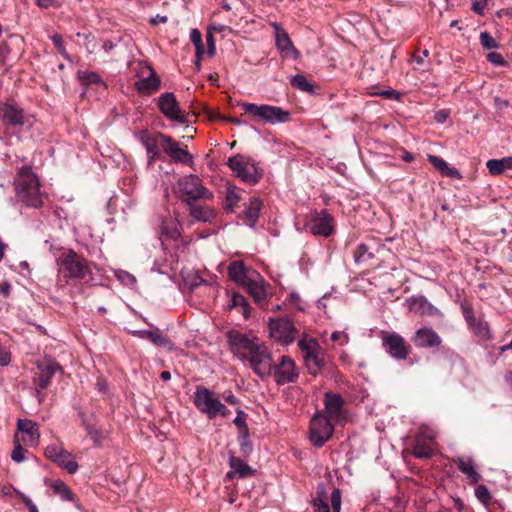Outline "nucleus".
<instances>
[{
    "mask_svg": "<svg viewBox=\"0 0 512 512\" xmlns=\"http://www.w3.org/2000/svg\"><path fill=\"white\" fill-rule=\"evenodd\" d=\"M228 342L231 352L241 361H247L253 372L266 379L273 372V358L270 349L251 334L230 332Z\"/></svg>",
    "mask_w": 512,
    "mask_h": 512,
    "instance_id": "obj_1",
    "label": "nucleus"
},
{
    "mask_svg": "<svg viewBox=\"0 0 512 512\" xmlns=\"http://www.w3.org/2000/svg\"><path fill=\"white\" fill-rule=\"evenodd\" d=\"M58 274L65 283L81 281L88 286H96L100 279L95 275L98 265L88 260L73 249L63 251L56 259Z\"/></svg>",
    "mask_w": 512,
    "mask_h": 512,
    "instance_id": "obj_2",
    "label": "nucleus"
},
{
    "mask_svg": "<svg viewBox=\"0 0 512 512\" xmlns=\"http://www.w3.org/2000/svg\"><path fill=\"white\" fill-rule=\"evenodd\" d=\"M40 180L30 166H22L14 178L15 198L27 207L38 209L43 205L45 193Z\"/></svg>",
    "mask_w": 512,
    "mask_h": 512,
    "instance_id": "obj_3",
    "label": "nucleus"
},
{
    "mask_svg": "<svg viewBox=\"0 0 512 512\" xmlns=\"http://www.w3.org/2000/svg\"><path fill=\"white\" fill-rule=\"evenodd\" d=\"M240 106L245 111V113L251 115V117L255 120L262 121L266 124H280L286 123L290 120V112L282 109L278 106L268 105V104H255L244 102L241 103Z\"/></svg>",
    "mask_w": 512,
    "mask_h": 512,
    "instance_id": "obj_4",
    "label": "nucleus"
},
{
    "mask_svg": "<svg viewBox=\"0 0 512 512\" xmlns=\"http://www.w3.org/2000/svg\"><path fill=\"white\" fill-rule=\"evenodd\" d=\"M227 165L243 182L248 185L257 184L263 176V171L249 156L237 154L228 159Z\"/></svg>",
    "mask_w": 512,
    "mask_h": 512,
    "instance_id": "obj_5",
    "label": "nucleus"
},
{
    "mask_svg": "<svg viewBox=\"0 0 512 512\" xmlns=\"http://www.w3.org/2000/svg\"><path fill=\"white\" fill-rule=\"evenodd\" d=\"M298 346L303 354V360L308 372L311 375H318L325 364L328 356L314 339L300 340Z\"/></svg>",
    "mask_w": 512,
    "mask_h": 512,
    "instance_id": "obj_6",
    "label": "nucleus"
},
{
    "mask_svg": "<svg viewBox=\"0 0 512 512\" xmlns=\"http://www.w3.org/2000/svg\"><path fill=\"white\" fill-rule=\"evenodd\" d=\"M178 189L181 196H186V201L209 200L213 198L210 192L202 183V180L195 174H189L178 180Z\"/></svg>",
    "mask_w": 512,
    "mask_h": 512,
    "instance_id": "obj_7",
    "label": "nucleus"
},
{
    "mask_svg": "<svg viewBox=\"0 0 512 512\" xmlns=\"http://www.w3.org/2000/svg\"><path fill=\"white\" fill-rule=\"evenodd\" d=\"M310 442L315 447H322L331 438L334 432V426L331 420L323 413H317L310 421Z\"/></svg>",
    "mask_w": 512,
    "mask_h": 512,
    "instance_id": "obj_8",
    "label": "nucleus"
},
{
    "mask_svg": "<svg viewBox=\"0 0 512 512\" xmlns=\"http://www.w3.org/2000/svg\"><path fill=\"white\" fill-rule=\"evenodd\" d=\"M158 108L170 121L179 124H186L188 122V115L180 108L176 96L172 92H165L159 96Z\"/></svg>",
    "mask_w": 512,
    "mask_h": 512,
    "instance_id": "obj_9",
    "label": "nucleus"
},
{
    "mask_svg": "<svg viewBox=\"0 0 512 512\" xmlns=\"http://www.w3.org/2000/svg\"><path fill=\"white\" fill-rule=\"evenodd\" d=\"M437 434L434 429L429 426L422 425L415 437V444L412 454L416 458L428 459L434 454V440Z\"/></svg>",
    "mask_w": 512,
    "mask_h": 512,
    "instance_id": "obj_10",
    "label": "nucleus"
},
{
    "mask_svg": "<svg viewBox=\"0 0 512 512\" xmlns=\"http://www.w3.org/2000/svg\"><path fill=\"white\" fill-rule=\"evenodd\" d=\"M382 345L386 352L396 360H404L410 352V346L396 332L381 331Z\"/></svg>",
    "mask_w": 512,
    "mask_h": 512,
    "instance_id": "obj_11",
    "label": "nucleus"
},
{
    "mask_svg": "<svg viewBox=\"0 0 512 512\" xmlns=\"http://www.w3.org/2000/svg\"><path fill=\"white\" fill-rule=\"evenodd\" d=\"M268 328L270 336L283 344H290L296 338L297 329L292 320L287 317L279 319L269 318Z\"/></svg>",
    "mask_w": 512,
    "mask_h": 512,
    "instance_id": "obj_12",
    "label": "nucleus"
},
{
    "mask_svg": "<svg viewBox=\"0 0 512 512\" xmlns=\"http://www.w3.org/2000/svg\"><path fill=\"white\" fill-rule=\"evenodd\" d=\"M305 228L315 236L327 238L334 232L333 217L326 209L320 212L315 211L305 224Z\"/></svg>",
    "mask_w": 512,
    "mask_h": 512,
    "instance_id": "obj_13",
    "label": "nucleus"
},
{
    "mask_svg": "<svg viewBox=\"0 0 512 512\" xmlns=\"http://www.w3.org/2000/svg\"><path fill=\"white\" fill-rule=\"evenodd\" d=\"M139 79L135 82V88L143 95H150L160 88L161 80L154 69L147 63H139Z\"/></svg>",
    "mask_w": 512,
    "mask_h": 512,
    "instance_id": "obj_14",
    "label": "nucleus"
},
{
    "mask_svg": "<svg viewBox=\"0 0 512 512\" xmlns=\"http://www.w3.org/2000/svg\"><path fill=\"white\" fill-rule=\"evenodd\" d=\"M36 369L33 381L40 390H44L50 385L51 379L57 372H62L60 364L51 358L38 360Z\"/></svg>",
    "mask_w": 512,
    "mask_h": 512,
    "instance_id": "obj_15",
    "label": "nucleus"
},
{
    "mask_svg": "<svg viewBox=\"0 0 512 512\" xmlns=\"http://www.w3.org/2000/svg\"><path fill=\"white\" fill-rule=\"evenodd\" d=\"M270 25L274 29L275 44L281 57L297 60L300 52L295 48L288 33L277 22H271Z\"/></svg>",
    "mask_w": 512,
    "mask_h": 512,
    "instance_id": "obj_16",
    "label": "nucleus"
},
{
    "mask_svg": "<svg viewBox=\"0 0 512 512\" xmlns=\"http://www.w3.org/2000/svg\"><path fill=\"white\" fill-rule=\"evenodd\" d=\"M331 507L323 487L317 490L316 497L312 501L314 512H341L342 497L338 488H334L330 496Z\"/></svg>",
    "mask_w": 512,
    "mask_h": 512,
    "instance_id": "obj_17",
    "label": "nucleus"
},
{
    "mask_svg": "<svg viewBox=\"0 0 512 512\" xmlns=\"http://www.w3.org/2000/svg\"><path fill=\"white\" fill-rule=\"evenodd\" d=\"M160 135L165 134L161 132L151 134L147 130L139 132L138 138L146 150L149 165L162 158V138L159 137Z\"/></svg>",
    "mask_w": 512,
    "mask_h": 512,
    "instance_id": "obj_18",
    "label": "nucleus"
},
{
    "mask_svg": "<svg viewBox=\"0 0 512 512\" xmlns=\"http://www.w3.org/2000/svg\"><path fill=\"white\" fill-rule=\"evenodd\" d=\"M219 398L215 397L208 388L200 386L196 388L194 404L198 410L205 413L209 419L215 418V410L219 408Z\"/></svg>",
    "mask_w": 512,
    "mask_h": 512,
    "instance_id": "obj_19",
    "label": "nucleus"
},
{
    "mask_svg": "<svg viewBox=\"0 0 512 512\" xmlns=\"http://www.w3.org/2000/svg\"><path fill=\"white\" fill-rule=\"evenodd\" d=\"M272 375L278 385L294 382L298 378L294 361L285 355L281 357L279 364L273 365Z\"/></svg>",
    "mask_w": 512,
    "mask_h": 512,
    "instance_id": "obj_20",
    "label": "nucleus"
},
{
    "mask_svg": "<svg viewBox=\"0 0 512 512\" xmlns=\"http://www.w3.org/2000/svg\"><path fill=\"white\" fill-rule=\"evenodd\" d=\"M162 138V152L169 156L176 163H192L193 157L189 152L180 147L179 142L169 135H160Z\"/></svg>",
    "mask_w": 512,
    "mask_h": 512,
    "instance_id": "obj_21",
    "label": "nucleus"
},
{
    "mask_svg": "<svg viewBox=\"0 0 512 512\" xmlns=\"http://www.w3.org/2000/svg\"><path fill=\"white\" fill-rule=\"evenodd\" d=\"M324 415L329 418V420L335 422H342L346 419L343 407L344 400L343 398L332 392H326L324 396Z\"/></svg>",
    "mask_w": 512,
    "mask_h": 512,
    "instance_id": "obj_22",
    "label": "nucleus"
},
{
    "mask_svg": "<svg viewBox=\"0 0 512 512\" xmlns=\"http://www.w3.org/2000/svg\"><path fill=\"white\" fill-rule=\"evenodd\" d=\"M407 309L415 314L432 316V317H442L441 311L431 304L426 297L420 296H412L406 300Z\"/></svg>",
    "mask_w": 512,
    "mask_h": 512,
    "instance_id": "obj_23",
    "label": "nucleus"
},
{
    "mask_svg": "<svg viewBox=\"0 0 512 512\" xmlns=\"http://www.w3.org/2000/svg\"><path fill=\"white\" fill-rule=\"evenodd\" d=\"M412 342L418 348H435L440 346L442 339L432 328L423 327L416 330Z\"/></svg>",
    "mask_w": 512,
    "mask_h": 512,
    "instance_id": "obj_24",
    "label": "nucleus"
},
{
    "mask_svg": "<svg viewBox=\"0 0 512 512\" xmlns=\"http://www.w3.org/2000/svg\"><path fill=\"white\" fill-rule=\"evenodd\" d=\"M17 428L22 433V441L25 445L30 447L38 445L40 432L37 423L29 419H19Z\"/></svg>",
    "mask_w": 512,
    "mask_h": 512,
    "instance_id": "obj_25",
    "label": "nucleus"
},
{
    "mask_svg": "<svg viewBox=\"0 0 512 512\" xmlns=\"http://www.w3.org/2000/svg\"><path fill=\"white\" fill-rule=\"evenodd\" d=\"M243 287L247 289L249 294L259 305H262L269 295V284L262 278L259 273L258 277H251Z\"/></svg>",
    "mask_w": 512,
    "mask_h": 512,
    "instance_id": "obj_26",
    "label": "nucleus"
},
{
    "mask_svg": "<svg viewBox=\"0 0 512 512\" xmlns=\"http://www.w3.org/2000/svg\"><path fill=\"white\" fill-rule=\"evenodd\" d=\"M229 277L239 285L244 286L251 277H258V272L247 268L242 261H233L228 267Z\"/></svg>",
    "mask_w": 512,
    "mask_h": 512,
    "instance_id": "obj_27",
    "label": "nucleus"
},
{
    "mask_svg": "<svg viewBox=\"0 0 512 512\" xmlns=\"http://www.w3.org/2000/svg\"><path fill=\"white\" fill-rule=\"evenodd\" d=\"M0 117L9 126H22L24 124V112L21 108L10 104H0Z\"/></svg>",
    "mask_w": 512,
    "mask_h": 512,
    "instance_id": "obj_28",
    "label": "nucleus"
},
{
    "mask_svg": "<svg viewBox=\"0 0 512 512\" xmlns=\"http://www.w3.org/2000/svg\"><path fill=\"white\" fill-rule=\"evenodd\" d=\"M134 335L142 339H147L157 347L165 348L169 351L176 349L174 343L165 336L161 335L158 331L153 330H138L133 332Z\"/></svg>",
    "mask_w": 512,
    "mask_h": 512,
    "instance_id": "obj_29",
    "label": "nucleus"
},
{
    "mask_svg": "<svg viewBox=\"0 0 512 512\" xmlns=\"http://www.w3.org/2000/svg\"><path fill=\"white\" fill-rule=\"evenodd\" d=\"M229 466L231 470L226 476L230 480L234 479L236 476L246 478L252 474V468L238 457L231 456L229 459Z\"/></svg>",
    "mask_w": 512,
    "mask_h": 512,
    "instance_id": "obj_30",
    "label": "nucleus"
},
{
    "mask_svg": "<svg viewBox=\"0 0 512 512\" xmlns=\"http://www.w3.org/2000/svg\"><path fill=\"white\" fill-rule=\"evenodd\" d=\"M189 206L190 216L199 222H210L215 218V212L212 208L204 205L195 204V202L186 201Z\"/></svg>",
    "mask_w": 512,
    "mask_h": 512,
    "instance_id": "obj_31",
    "label": "nucleus"
},
{
    "mask_svg": "<svg viewBox=\"0 0 512 512\" xmlns=\"http://www.w3.org/2000/svg\"><path fill=\"white\" fill-rule=\"evenodd\" d=\"M261 209H262L261 200L259 198H255V197L251 198L248 206L243 211V214L245 217V219H244L245 224L250 227H254L259 218Z\"/></svg>",
    "mask_w": 512,
    "mask_h": 512,
    "instance_id": "obj_32",
    "label": "nucleus"
},
{
    "mask_svg": "<svg viewBox=\"0 0 512 512\" xmlns=\"http://www.w3.org/2000/svg\"><path fill=\"white\" fill-rule=\"evenodd\" d=\"M427 158H428V161L439 172H441V174L451 177V178H454V179H461L462 176H461L460 172L454 167H449L448 163L441 157L429 154L427 156Z\"/></svg>",
    "mask_w": 512,
    "mask_h": 512,
    "instance_id": "obj_33",
    "label": "nucleus"
},
{
    "mask_svg": "<svg viewBox=\"0 0 512 512\" xmlns=\"http://www.w3.org/2000/svg\"><path fill=\"white\" fill-rule=\"evenodd\" d=\"M458 469L466 475L471 483H477L481 476L475 468V463L471 458L459 457L456 461Z\"/></svg>",
    "mask_w": 512,
    "mask_h": 512,
    "instance_id": "obj_34",
    "label": "nucleus"
},
{
    "mask_svg": "<svg viewBox=\"0 0 512 512\" xmlns=\"http://www.w3.org/2000/svg\"><path fill=\"white\" fill-rule=\"evenodd\" d=\"M486 166L490 174L500 175L504 171L512 169V157L488 160Z\"/></svg>",
    "mask_w": 512,
    "mask_h": 512,
    "instance_id": "obj_35",
    "label": "nucleus"
},
{
    "mask_svg": "<svg viewBox=\"0 0 512 512\" xmlns=\"http://www.w3.org/2000/svg\"><path fill=\"white\" fill-rule=\"evenodd\" d=\"M54 463H57L60 467L67 470L69 474H74L78 470V464L75 461L74 456L67 450H63Z\"/></svg>",
    "mask_w": 512,
    "mask_h": 512,
    "instance_id": "obj_36",
    "label": "nucleus"
},
{
    "mask_svg": "<svg viewBox=\"0 0 512 512\" xmlns=\"http://www.w3.org/2000/svg\"><path fill=\"white\" fill-rule=\"evenodd\" d=\"M51 488L62 500L75 501L72 490L62 480L53 481Z\"/></svg>",
    "mask_w": 512,
    "mask_h": 512,
    "instance_id": "obj_37",
    "label": "nucleus"
},
{
    "mask_svg": "<svg viewBox=\"0 0 512 512\" xmlns=\"http://www.w3.org/2000/svg\"><path fill=\"white\" fill-rule=\"evenodd\" d=\"M78 79L83 86H89L92 84H100L104 88H107L105 82L102 81L98 73L94 71H79Z\"/></svg>",
    "mask_w": 512,
    "mask_h": 512,
    "instance_id": "obj_38",
    "label": "nucleus"
},
{
    "mask_svg": "<svg viewBox=\"0 0 512 512\" xmlns=\"http://www.w3.org/2000/svg\"><path fill=\"white\" fill-rule=\"evenodd\" d=\"M471 329L482 340H490L492 338L489 325L485 321L473 319L471 321Z\"/></svg>",
    "mask_w": 512,
    "mask_h": 512,
    "instance_id": "obj_39",
    "label": "nucleus"
},
{
    "mask_svg": "<svg viewBox=\"0 0 512 512\" xmlns=\"http://www.w3.org/2000/svg\"><path fill=\"white\" fill-rule=\"evenodd\" d=\"M230 308L240 307L242 309V314L244 318H248L250 316V306L247 299L240 293L234 292L231 295V305Z\"/></svg>",
    "mask_w": 512,
    "mask_h": 512,
    "instance_id": "obj_40",
    "label": "nucleus"
},
{
    "mask_svg": "<svg viewBox=\"0 0 512 512\" xmlns=\"http://www.w3.org/2000/svg\"><path fill=\"white\" fill-rule=\"evenodd\" d=\"M162 233L170 239H177L180 237L179 224L176 220L170 219L162 222Z\"/></svg>",
    "mask_w": 512,
    "mask_h": 512,
    "instance_id": "obj_41",
    "label": "nucleus"
},
{
    "mask_svg": "<svg viewBox=\"0 0 512 512\" xmlns=\"http://www.w3.org/2000/svg\"><path fill=\"white\" fill-rule=\"evenodd\" d=\"M374 258V253L369 250V247L361 243L357 246L354 252V261L356 263L366 262Z\"/></svg>",
    "mask_w": 512,
    "mask_h": 512,
    "instance_id": "obj_42",
    "label": "nucleus"
},
{
    "mask_svg": "<svg viewBox=\"0 0 512 512\" xmlns=\"http://www.w3.org/2000/svg\"><path fill=\"white\" fill-rule=\"evenodd\" d=\"M241 196L239 193V189L232 186L228 187L226 192V207L229 210H233V208L237 205V203L240 201Z\"/></svg>",
    "mask_w": 512,
    "mask_h": 512,
    "instance_id": "obj_43",
    "label": "nucleus"
},
{
    "mask_svg": "<svg viewBox=\"0 0 512 512\" xmlns=\"http://www.w3.org/2000/svg\"><path fill=\"white\" fill-rule=\"evenodd\" d=\"M291 84L293 87L304 92H310L313 90V85L309 83L306 77L301 74L293 76L291 79Z\"/></svg>",
    "mask_w": 512,
    "mask_h": 512,
    "instance_id": "obj_44",
    "label": "nucleus"
},
{
    "mask_svg": "<svg viewBox=\"0 0 512 512\" xmlns=\"http://www.w3.org/2000/svg\"><path fill=\"white\" fill-rule=\"evenodd\" d=\"M115 277L125 286L133 287L136 284L135 276L129 273L128 271L116 270Z\"/></svg>",
    "mask_w": 512,
    "mask_h": 512,
    "instance_id": "obj_45",
    "label": "nucleus"
},
{
    "mask_svg": "<svg viewBox=\"0 0 512 512\" xmlns=\"http://www.w3.org/2000/svg\"><path fill=\"white\" fill-rule=\"evenodd\" d=\"M236 413H237V415H236L235 419L233 420V423L236 425L237 428H239L240 432L249 431L247 423H246L247 414L239 408L236 410Z\"/></svg>",
    "mask_w": 512,
    "mask_h": 512,
    "instance_id": "obj_46",
    "label": "nucleus"
},
{
    "mask_svg": "<svg viewBox=\"0 0 512 512\" xmlns=\"http://www.w3.org/2000/svg\"><path fill=\"white\" fill-rule=\"evenodd\" d=\"M240 450L243 454L248 455L252 452V444L249 440V431L240 432L239 435Z\"/></svg>",
    "mask_w": 512,
    "mask_h": 512,
    "instance_id": "obj_47",
    "label": "nucleus"
},
{
    "mask_svg": "<svg viewBox=\"0 0 512 512\" xmlns=\"http://www.w3.org/2000/svg\"><path fill=\"white\" fill-rule=\"evenodd\" d=\"M480 43L485 49H496L498 48V42L487 32H481Z\"/></svg>",
    "mask_w": 512,
    "mask_h": 512,
    "instance_id": "obj_48",
    "label": "nucleus"
},
{
    "mask_svg": "<svg viewBox=\"0 0 512 512\" xmlns=\"http://www.w3.org/2000/svg\"><path fill=\"white\" fill-rule=\"evenodd\" d=\"M63 448L58 446V445H55V444H52V445H48L46 448H45V456L51 460L52 462H55V460L58 458V455L61 454L63 452Z\"/></svg>",
    "mask_w": 512,
    "mask_h": 512,
    "instance_id": "obj_49",
    "label": "nucleus"
},
{
    "mask_svg": "<svg viewBox=\"0 0 512 512\" xmlns=\"http://www.w3.org/2000/svg\"><path fill=\"white\" fill-rule=\"evenodd\" d=\"M54 46L58 50V52L64 56L66 59H69L68 53L66 51L65 45L63 43L62 37L59 34H53L50 36Z\"/></svg>",
    "mask_w": 512,
    "mask_h": 512,
    "instance_id": "obj_50",
    "label": "nucleus"
},
{
    "mask_svg": "<svg viewBox=\"0 0 512 512\" xmlns=\"http://www.w3.org/2000/svg\"><path fill=\"white\" fill-rule=\"evenodd\" d=\"M27 450H25L19 443L14 446L11 454L13 461L20 463L26 459Z\"/></svg>",
    "mask_w": 512,
    "mask_h": 512,
    "instance_id": "obj_51",
    "label": "nucleus"
},
{
    "mask_svg": "<svg viewBox=\"0 0 512 512\" xmlns=\"http://www.w3.org/2000/svg\"><path fill=\"white\" fill-rule=\"evenodd\" d=\"M487 60L495 66H507V61L503 58V56L500 53L497 52L488 53Z\"/></svg>",
    "mask_w": 512,
    "mask_h": 512,
    "instance_id": "obj_52",
    "label": "nucleus"
},
{
    "mask_svg": "<svg viewBox=\"0 0 512 512\" xmlns=\"http://www.w3.org/2000/svg\"><path fill=\"white\" fill-rule=\"evenodd\" d=\"M206 42H207V53L209 56H214L216 52L215 40L214 36L211 34L210 29L206 34Z\"/></svg>",
    "mask_w": 512,
    "mask_h": 512,
    "instance_id": "obj_53",
    "label": "nucleus"
},
{
    "mask_svg": "<svg viewBox=\"0 0 512 512\" xmlns=\"http://www.w3.org/2000/svg\"><path fill=\"white\" fill-rule=\"evenodd\" d=\"M330 339L332 341H339L341 340L340 342V345H346L349 341V337L346 333L342 332V331H334L331 336H330Z\"/></svg>",
    "mask_w": 512,
    "mask_h": 512,
    "instance_id": "obj_54",
    "label": "nucleus"
},
{
    "mask_svg": "<svg viewBox=\"0 0 512 512\" xmlns=\"http://www.w3.org/2000/svg\"><path fill=\"white\" fill-rule=\"evenodd\" d=\"M475 492L477 498L483 502H487L490 499V493L488 489L483 485L478 486Z\"/></svg>",
    "mask_w": 512,
    "mask_h": 512,
    "instance_id": "obj_55",
    "label": "nucleus"
},
{
    "mask_svg": "<svg viewBox=\"0 0 512 512\" xmlns=\"http://www.w3.org/2000/svg\"><path fill=\"white\" fill-rule=\"evenodd\" d=\"M190 40L194 44V46H199L200 44H203L202 35L198 29H192L190 34Z\"/></svg>",
    "mask_w": 512,
    "mask_h": 512,
    "instance_id": "obj_56",
    "label": "nucleus"
},
{
    "mask_svg": "<svg viewBox=\"0 0 512 512\" xmlns=\"http://www.w3.org/2000/svg\"><path fill=\"white\" fill-rule=\"evenodd\" d=\"M489 1L490 0H481V1L473 3V7H472L473 11L479 15H483L484 8L488 5Z\"/></svg>",
    "mask_w": 512,
    "mask_h": 512,
    "instance_id": "obj_57",
    "label": "nucleus"
},
{
    "mask_svg": "<svg viewBox=\"0 0 512 512\" xmlns=\"http://www.w3.org/2000/svg\"><path fill=\"white\" fill-rule=\"evenodd\" d=\"M20 497H21L23 503L29 509V512H39L37 506L32 502V500L28 496L21 493Z\"/></svg>",
    "mask_w": 512,
    "mask_h": 512,
    "instance_id": "obj_58",
    "label": "nucleus"
},
{
    "mask_svg": "<svg viewBox=\"0 0 512 512\" xmlns=\"http://www.w3.org/2000/svg\"><path fill=\"white\" fill-rule=\"evenodd\" d=\"M87 433H88V435L90 436V438H91L95 443H97V444H99V443H100V438H101V436H100L99 431H98L95 427H93V426H88V427H87Z\"/></svg>",
    "mask_w": 512,
    "mask_h": 512,
    "instance_id": "obj_59",
    "label": "nucleus"
},
{
    "mask_svg": "<svg viewBox=\"0 0 512 512\" xmlns=\"http://www.w3.org/2000/svg\"><path fill=\"white\" fill-rule=\"evenodd\" d=\"M289 301H290V303L295 305L299 310H302V307L300 306L301 298L297 292H291L289 294Z\"/></svg>",
    "mask_w": 512,
    "mask_h": 512,
    "instance_id": "obj_60",
    "label": "nucleus"
},
{
    "mask_svg": "<svg viewBox=\"0 0 512 512\" xmlns=\"http://www.w3.org/2000/svg\"><path fill=\"white\" fill-rule=\"evenodd\" d=\"M218 405H219V408H216V410H215V418L218 415L227 417L230 414V410L221 401L219 402Z\"/></svg>",
    "mask_w": 512,
    "mask_h": 512,
    "instance_id": "obj_61",
    "label": "nucleus"
},
{
    "mask_svg": "<svg viewBox=\"0 0 512 512\" xmlns=\"http://www.w3.org/2000/svg\"><path fill=\"white\" fill-rule=\"evenodd\" d=\"M430 54L429 50L425 49L422 52V55H413V60L420 66L424 65V60Z\"/></svg>",
    "mask_w": 512,
    "mask_h": 512,
    "instance_id": "obj_62",
    "label": "nucleus"
},
{
    "mask_svg": "<svg viewBox=\"0 0 512 512\" xmlns=\"http://www.w3.org/2000/svg\"><path fill=\"white\" fill-rule=\"evenodd\" d=\"M223 398L227 403L232 405H236L239 402L238 398L232 392L224 393Z\"/></svg>",
    "mask_w": 512,
    "mask_h": 512,
    "instance_id": "obj_63",
    "label": "nucleus"
},
{
    "mask_svg": "<svg viewBox=\"0 0 512 512\" xmlns=\"http://www.w3.org/2000/svg\"><path fill=\"white\" fill-rule=\"evenodd\" d=\"M400 158L405 162H412L415 159V156L413 153L406 151L405 149H402V154L400 155Z\"/></svg>",
    "mask_w": 512,
    "mask_h": 512,
    "instance_id": "obj_64",
    "label": "nucleus"
}]
</instances>
